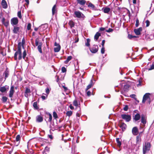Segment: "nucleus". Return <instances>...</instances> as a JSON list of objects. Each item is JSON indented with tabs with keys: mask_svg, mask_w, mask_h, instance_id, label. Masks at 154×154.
Listing matches in <instances>:
<instances>
[{
	"mask_svg": "<svg viewBox=\"0 0 154 154\" xmlns=\"http://www.w3.org/2000/svg\"><path fill=\"white\" fill-rule=\"evenodd\" d=\"M17 49V51L15 53L14 55V58L15 60H17V56L18 55V60H20L22 58L21 42L18 43Z\"/></svg>",
	"mask_w": 154,
	"mask_h": 154,
	"instance_id": "obj_1",
	"label": "nucleus"
},
{
	"mask_svg": "<svg viewBox=\"0 0 154 154\" xmlns=\"http://www.w3.org/2000/svg\"><path fill=\"white\" fill-rule=\"evenodd\" d=\"M150 147V144L148 142H145L143 146V153L145 154L147 151H149Z\"/></svg>",
	"mask_w": 154,
	"mask_h": 154,
	"instance_id": "obj_2",
	"label": "nucleus"
},
{
	"mask_svg": "<svg viewBox=\"0 0 154 154\" xmlns=\"http://www.w3.org/2000/svg\"><path fill=\"white\" fill-rule=\"evenodd\" d=\"M35 45L36 46H38V49L39 52L41 53H42V43L41 42H39L38 38H36L35 40Z\"/></svg>",
	"mask_w": 154,
	"mask_h": 154,
	"instance_id": "obj_3",
	"label": "nucleus"
},
{
	"mask_svg": "<svg viewBox=\"0 0 154 154\" xmlns=\"http://www.w3.org/2000/svg\"><path fill=\"white\" fill-rule=\"evenodd\" d=\"M121 117L122 119L125 120L127 122H129L131 119V116L129 115H127L125 114L121 115Z\"/></svg>",
	"mask_w": 154,
	"mask_h": 154,
	"instance_id": "obj_4",
	"label": "nucleus"
},
{
	"mask_svg": "<svg viewBox=\"0 0 154 154\" xmlns=\"http://www.w3.org/2000/svg\"><path fill=\"white\" fill-rule=\"evenodd\" d=\"M74 16L75 17H76L78 18H81L84 15L80 11H75L74 13Z\"/></svg>",
	"mask_w": 154,
	"mask_h": 154,
	"instance_id": "obj_5",
	"label": "nucleus"
},
{
	"mask_svg": "<svg viewBox=\"0 0 154 154\" xmlns=\"http://www.w3.org/2000/svg\"><path fill=\"white\" fill-rule=\"evenodd\" d=\"M98 47L97 45H94L93 46L90 48V51L93 53H96L98 51Z\"/></svg>",
	"mask_w": 154,
	"mask_h": 154,
	"instance_id": "obj_6",
	"label": "nucleus"
},
{
	"mask_svg": "<svg viewBox=\"0 0 154 154\" xmlns=\"http://www.w3.org/2000/svg\"><path fill=\"white\" fill-rule=\"evenodd\" d=\"M18 22V19L16 17L13 18L11 20V23L13 26L17 25Z\"/></svg>",
	"mask_w": 154,
	"mask_h": 154,
	"instance_id": "obj_7",
	"label": "nucleus"
},
{
	"mask_svg": "<svg viewBox=\"0 0 154 154\" xmlns=\"http://www.w3.org/2000/svg\"><path fill=\"white\" fill-rule=\"evenodd\" d=\"M150 94L149 93H146L143 96L142 100V102L144 103L146 100L148 99L150 100L149 96Z\"/></svg>",
	"mask_w": 154,
	"mask_h": 154,
	"instance_id": "obj_8",
	"label": "nucleus"
},
{
	"mask_svg": "<svg viewBox=\"0 0 154 154\" xmlns=\"http://www.w3.org/2000/svg\"><path fill=\"white\" fill-rule=\"evenodd\" d=\"M14 87L13 86H11V87L10 91L9 96L10 98H12L13 97V94L14 92Z\"/></svg>",
	"mask_w": 154,
	"mask_h": 154,
	"instance_id": "obj_9",
	"label": "nucleus"
},
{
	"mask_svg": "<svg viewBox=\"0 0 154 154\" xmlns=\"http://www.w3.org/2000/svg\"><path fill=\"white\" fill-rule=\"evenodd\" d=\"M132 132L134 135H137L139 131L137 127H133L132 129Z\"/></svg>",
	"mask_w": 154,
	"mask_h": 154,
	"instance_id": "obj_10",
	"label": "nucleus"
},
{
	"mask_svg": "<svg viewBox=\"0 0 154 154\" xmlns=\"http://www.w3.org/2000/svg\"><path fill=\"white\" fill-rule=\"evenodd\" d=\"M146 115L144 114H142L141 115V122L143 124H145L146 123Z\"/></svg>",
	"mask_w": 154,
	"mask_h": 154,
	"instance_id": "obj_11",
	"label": "nucleus"
},
{
	"mask_svg": "<svg viewBox=\"0 0 154 154\" xmlns=\"http://www.w3.org/2000/svg\"><path fill=\"white\" fill-rule=\"evenodd\" d=\"M9 89V86L5 85L0 88V91L2 92H5L8 91Z\"/></svg>",
	"mask_w": 154,
	"mask_h": 154,
	"instance_id": "obj_12",
	"label": "nucleus"
},
{
	"mask_svg": "<svg viewBox=\"0 0 154 154\" xmlns=\"http://www.w3.org/2000/svg\"><path fill=\"white\" fill-rule=\"evenodd\" d=\"M20 27L17 26H14L13 29V32L14 34H18L19 32Z\"/></svg>",
	"mask_w": 154,
	"mask_h": 154,
	"instance_id": "obj_13",
	"label": "nucleus"
},
{
	"mask_svg": "<svg viewBox=\"0 0 154 154\" xmlns=\"http://www.w3.org/2000/svg\"><path fill=\"white\" fill-rule=\"evenodd\" d=\"M54 45L57 47L54 48V51L55 52H59L60 49V45L59 44H57L56 42L55 43Z\"/></svg>",
	"mask_w": 154,
	"mask_h": 154,
	"instance_id": "obj_14",
	"label": "nucleus"
},
{
	"mask_svg": "<svg viewBox=\"0 0 154 154\" xmlns=\"http://www.w3.org/2000/svg\"><path fill=\"white\" fill-rule=\"evenodd\" d=\"M31 92L30 90L28 88H26L25 92H24V96L25 97H28L29 96V94Z\"/></svg>",
	"mask_w": 154,
	"mask_h": 154,
	"instance_id": "obj_15",
	"label": "nucleus"
},
{
	"mask_svg": "<svg viewBox=\"0 0 154 154\" xmlns=\"http://www.w3.org/2000/svg\"><path fill=\"white\" fill-rule=\"evenodd\" d=\"M141 116L139 113H137L133 116V119L135 121H137L140 120Z\"/></svg>",
	"mask_w": 154,
	"mask_h": 154,
	"instance_id": "obj_16",
	"label": "nucleus"
},
{
	"mask_svg": "<svg viewBox=\"0 0 154 154\" xmlns=\"http://www.w3.org/2000/svg\"><path fill=\"white\" fill-rule=\"evenodd\" d=\"M119 127L121 128L122 131H125L126 128V125L123 122H122L120 123Z\"/></svg>",
	"mask_w": 154,
	"mask_h": 154,
	"instance_id": "obj_17",
	"label": "nucleus"
},
{
	"mask_svg": "<svg viewBox=\"0 0 154 154\" xmlns=\"http://www.w3.org/2000/svg\"><path fill=\"white\" fill-rule=\"evenodd\" d=\"M36 121L37 122H42L43 118L41 115H38L36 117Z\"/></svg>",
	"mask_w": 154,
	"mask_h": 154,
	"instance_id": "obj_18",
	"label": "nucleus"
},
{
	"mask_svg": "<svg viewBox=\"0 0 154 154\" xmlns=\"http://www.w3.org/2000/svg\"><path fill=\"white\" fill-rule=\"evenodd\" d=\"M2 22L6 27L9 24V21L8 20H6V19L4 17L2 18Z\"/></svg>",
	"mask_w": 154,
	"mask_h": 154,
	"instance_id": "obj_19",
	"label": "nucleus"
},
{
	"mask_svg": "<svg viewBox=\"0 0 154 154\" xmlns=\"http://www.w3.org/2000/svg\"><path fill=\"white\" fill-rule=\"evenodd\" d=\"M134 31L136 35H139L140 34V32L142 31V28L140 27L137 29H135Z\"/></svg>",
	"mask_w": 154,
	"mask_h": 154,
	"instance_id": "obj_20",
	"label": "nucleus"
},
{
	"mask_svg": "<svg viewBox=\"0 0 154 154\" xmlns=\"http://www.w3.org/2000/svg\"><path fill=\"white\" fill-rule=\"evenodd\" d=\"M1 4L2 7L4 8H7V5L6 2L5 0H2V1Z\"/></svg>",
	"mask_w": 154,
	"mask_h": 154,
	"instance_id": "obj_21",
	"label": "nucleus"
},
{
	"mask_svg": "<svg viewBox=\"0 0 154 154\" xmlns=\"http://www.w3.org/2000/svg\"><path fill=\"white\" fill-rule=\"evenodd\" d=\"M77 2L78 3L82 5H85L86 2L85 0H77Z\"/></svg>",
	"mask_w": 154,
	"mask_h": 154,
	"instance_id": "obj_22",
	"label": "nucleus"
},
{
	"mask_svg": "<svg viewBox=\"0 0 154 154\" xmlns=\"http://www.w3.org/2000/svg\"><path fill=\"white\" fill-rule=\"evenodd\" d=\"M94 83H93V81L92 79H91V80L90 83L87 86V88H86V90L87 91L88 89L90 88L94 85Z\"/></svg>",
	"mask_w": 154,
	"mask_h": 154,
	"instance_id": "obj_23",
	"label": "nucleus"
},
{
	"mask_svg": "<svg viewBox=\"0 0 154 154\" xmlns=\"http://www.w3.org/2000/svg\"><path fill=\"white\" fill-rule=\"evenodd\" d=\"M116 141L117 144V146L120 147L121 145L122 140L119 138H116Z\"/></svg>",
	"mask_w": 154,
	"mask_h": 154,
	"instance_id": "obj_24",
	"label": "nucleus"
},
{
	"mask_svg": "<svg viewBox=\"0 0 154 154\" xmlns=\"http://www.w3.org/2000/svg\"><path fill=\"white\" fill-rule=\"evenodd\" d=\"M103 11L105 13H108L110 11V9L108 7H106L104 8H103Z\"/></svg>",
	"mask_w": 154,
	"mask_h": 154,
	"instance_id": "obj_25",
	"label": "nucleus"
},
{
	"mask_svg": "<svg viewBox=\"0 0 154 154\" xmlns=\"http://www.w3.org/2000/svg\"><path fill=\"white\" fill-rule=\"evenodd\" d=\"M56 5H55L53 7L52 9V13L54 15L57 12Z\"/></svg>",
	"mask_w": 154,
	"mask_h": 154,
	"instance_id": "obj_26",
	"label": "nucleus"
},
{
	"mask_svg": "<svg viewBox=\"0 0 154 154\" xmlns=\"http://www.w3.org/2000/svg\"><path fill=\"white\" fill-rule=\"evenodd\" d=\"M73 105L76 106V107H79L80 106L79 105H80V103H78V101L76 100H74L73 102ZM79 109H80V108H79Z\"/></svg>",
	"mask_w": 154,
	"mask_h": 154,
	"instance_id": "obj_27",
	"label": "nucleus"
},
{
	"mask_svg": "<svg viewBox=\"0 0 154 154\" xmlns=\"http://www.w3.org/2000/svg\"><path fill=\"white\" fill-rule=\"evenodd\" d=\"M141 139L140 135H138L136 137V143H139L141 141Z\"/></svg>",
	"mask_w": 154,
	"mask_h": 154,
	"instance_id": "obj_28",
	"label": "nucleus"
},
{
	"mask_svg": "<svg viewBox=\"0 0 154 154\" xmlns=\"http://www.w3.org/2000/svg\"><path fill=\"white\" fill-rule=\"evenodd\" d=\"M100 35V33L98 32H97L94 37V39L96 40H97L98 39L99 36Z\"/></svg>",
	"mask_w": 154,
	"mask_h": 154,
	"instance_id": "obj_29",
	"label": "nucleus"
},
{
	"mask_svg": "<svg viewBox=\"0 0 154 154\" xmlns=\"http://www.w3.org/2000/svg\"><path fill=\"white\" fill-rule=\"evenodd\" d=\"M130 86L128 85H124V90L125 91H127L128 90V88Z\"/></svg>",
	"mask_w": 154,
	"mask_h": 154,
	"instance_id": "obj_30",
	"label": "nucleus"
},
{
	"mask_svg": "<svg viewBox=\"0 0 154 154\" xmlns=\"http://www.w3.org/2000/svg\"><path fill=\"white\" fill-rule=\"evenodd\" d=\"M69 25L70 26L71 28H72L75 25L74 22L72 20H70L69 21Z\"/></svg>",
	"mask_w": 154,
	"mask_h": 154,
	"instance_id": "obj_31",
	"label": "nucleus"
},
{
	"mask_svg": "<svg viewBox=\"0 0 154 154\" xmlns=\"http://www.w3.org/2000/svg\"><path fill=\"white\" fill-rule=\"evenodd\" d=\"M33 106L34 108L36 109H38L39 108L37 106V102H35L33 104Z\"/></svg>",
	"mask_w": 154,
	"mask_h": 154,
	"instance_id": "obj_32",
	"label": "nucleus"
},
{
	"mask_svg": "<svg viewBox=\"0 0 154 154\" xmlns=\"http://www.w3.org/2000/svg\"><path fill=\"white\" fill-rule=\"evenodd\" d=\"M72 58V57L71 56H68L67 57L66 60L65 61V63H67L69 62V61H70V60H71Z\"/></svg>",
	"mask_w": 154,
	"mask_h": 154,
	"instance_id": "obj_33",
	"label": "nucleus"
},
{
	"mask_svg": "<svg viewBox=\"0 0 154 154\" xmlns=\"http://www.w3.org/2000/svg\"><path fill=\"white\" fill-rule=\"evenodd\" d=\"M90 40L89 38H88L86 39V42L85 43L86 46L89 47L90 46Z\"/></svg>",
	"mask_w": 154,
	"mask_h": 154,
	"instance_id": "obj_34",
	"label": "nucleus"
},
{
	"mask_svg": "<svg viewBox=\"0 0 154 154\" xmlns=\"http://www.w3.org/2000/svg\"><path fill=\"white\" fill-rule=\"evenodd\" d=\"M88 7L92 9H94L95 8L94 5L92 4L91 2L89 3Z\"/></svg>",
	"mask_w": 154,
	"mask_h": 154,
	"instance_id": "obj_35",
	"label": "nucleus"
},
{
	"mask_svg": "<svg viewBox=\"0 0 154 154\" xmlns=\"http://www.w3.org/2000/svg\"><path fill=\"white\" fill-rule=\"evenodd\" d=\"M72 112L71 111H68L66 112V115L68 116H70L72 115Z\"/></svg>",
	"mask_w": 154,
	"mask_h": 154,
	"instance_id": "obj_36",
	"label": "nucleus"
},
{
	"mask_svg": "<svg viewBox=\"0 0 154 154\" xmlns=\"http://www.w3.org/2000/svg\"><path fill=\"white\" fill-rule=\"evenodd\" d=\"M7 98L6 97L3 96L2 97V101L5 103L7 101Z\"/></svg>",
	"mask_w": 154,
	"mask_h": 154,
	"instance_id": "obj_37",
	"label": "nucleus"
},
{
	"mask_svg": "<svg viewBox=\"0 0 154 154\" xmlns=\"http://www.w3.org/2000/svg\"><path fill=\"white\" fill-rule=\"evenodd\" d=\"M128 38L129 39H131L132 38H136L137 37L135 35H133L129 34L128 36Z\"/></svg>",
	"mask_w": 154,
	"mask_h": 154,
	"instance_id": "obj_38",
	"label": "nucleus"
},
{
	"mask_svg": "<svg viewBox=\"0 0 154 154\" xmlns=\"http://www.w3.org/2000/svg\"><path fill=\"white\" fill-rule=\"evenodd\" d=\"M4 75H5V79H6V78L8 77V72L7 71H6L4 73Z\"/></svg>",
	"mask_w": 154,
	"mask_h": 154,
	"instance_id": "obj_39",
	"label": "nucleus"
},
{
	"mask_svg": "<svg viewBox=\"0 0 154 154\" xmlns=\"http://www.w3.org/2000/svg\"><path fill=\"white\" fill-rule=\"evenodd\" d=\"M48 115L49 116V120H48V121L49 122H51V121L52 120V115L50 113H48Z\"/></svg>",
	"mask_w": 154,
	"mask_h": 154,
	"instance_id": "obj_40",
	"label": "nucleus"
},
{
	"mask_svg": "<svg viewBox=\"0 0 154 154\" xmlns=\"http://www.w3.org/2000/svg\"><path fill=\"white\" fill-rule=\"evenodd\" d=\"M26 51L25 50H24L23 53V57L24 59H25L26 56Z\"/></svg>",
	"mask_w": 154,
	"mask_h": 154,
	"instance_id": "obj_41",
	"label": "nucleus"
},
{
	"mask_svg": "<svg viewBox=\"0 0 154 154\" xmlns=\"http://www.w3.org/2000/svg\"><path fill=\"white\" fill-rule=\"evenodd\" d=\"M53 116L55 119L57 118V115L56 113L55 112H53Z\"/></svg>",
	"mask_w": 154,
	"mask_h": 154,
	"instance_id": "obj_42",
	"label": "nucleus"
},
{
	"mask_svg": "<svg viewBox=\"0 0 154 154\" xmlns=\"http://www.w3.org/2000/svg\"><path fill=\"white\" fill-rule=\"evenodd\" d=\"M139 25V20L138 18H137L136 20V22L135 24V26L136 27L138 26Z\"/></svg>",
	"mask_w": 154,
	"mask_h": 154,
	"instance_id": "obj_43",
	"label": "nucleus"
},
{
	"mask_svg": "<svg viewBox=\"0 0 154 154\" xmlns=\"http://www.w3.org/2000/svg\"><path fill=\"white\" fill-rule=\"evenodd\" d=\"M20 136L19 135H17L16 137V140L17 141H18L20 140Z\"/></svg>",
	"mask_w": 154,
	"mask_h": 154,
	"instance_id": "obj_44",
	"label": "nucleus"
},
{
	"mask_svg": "<svg viewBox=\"0 0 154 154\" xmlns=\"http://www.w3.org/2000/svg\"><path fill=\"white\" fill-rule=\"evenodd\" d=\"M17 16L20 19L22 18L21 12V11H18L17 13Z\"/></svg>",
	"mask_w": 154,
	"mask_h": 154,
	"instance_id": "obj_45",
	"label": "nucleus"
},
{
	"mask_svg": "<svg viewBox=\"0 0 154 154\" xmlns=\"http://www.w3.org/2000/svg\"><path fill=\"white\" fill-rule=\"evenodd\" d=\"M25 39L23 38L22 40V42H21V47L22 46L23 48V45L25 44Z\"/></svg>",
	"mask_w": 154,
	"mask_h": 154,
	"instance_id": "obj_46",
	"label": "nucleus"
},
{
	"mask_svg": "<svg viewBox=\"0 0 154 154\" xmlns=\"http://www.w3.org/2000/svg\"><path fill=\"white\" fill-rule=\"evenodd\" d=\"M31 28V24L30 23H29L27 26V29L28 30H29Z\"/></svg>",
	"mask_w": 154,
	"mask_h": 154,
	"instance_id": "obj_47",
	"label": "nucleus"
},
{
	"mask_svg": "<svg viewBox=\"0 0 154 154\" xmlns=\"http://www.w3.org/2000/svg\"><path fill=\"white\" fill-rule=\"evenodd\" d=\"M146 27H148L150 24V22L149 20H147L146 21Z\"/></svg>",
	"mask_w": 154,
	"mask_h": 154,
	"instance_id": "obj_48",
	"label": "nucleus"
},
{
	"mask_svg": "<svg viewBox=\"0 0 154 154\" xmlns=\"http://www.w3.org/2000/svg\"><path fill=\"white\" fill-rule=\"evenodd\" d=\"M113 31V29L111 28H109L108 30H106V32H112Z\"/></svg>",
	"mask_w": 154,
	"mask_h": 154,
	"instance_id": "obj_49",
	"label": "nucleus"
},
{
	"mask_svg": "<svg viewBox=\"0 0 154 154\" xmlns=\"http://www.w3.org/2000/svg\"><path fill=\"white\" fill-rule=\"evenodd\" d=\"M101 53L102 54H103L105 52V48L104 47H102L101 50Z\"/></svg>",
	"mask_w": 154,
	"mask_h": 154,
	"instance_id": "obj_50",
	"label": "nucleus"
},
{
	"mask_svg": "<svg viewBox=\"0 0 154 154\" xmlns=\"http://www.w3.org/2000/svg\"><path fill=\"white\" fill-rule=\"evenodd\" d=\"M61 70H62V72H65L66 71V68L64 67H63L62 68Z\"/></svg>",
	"mask_w": 154,
	"mask_h": 154,
	"instance_id": "obj_51",
	"label": "nucleus"
},
{
	"mask_svg": "<svg viewBox=\"0 0 154 154\" xmlns=\"http://www.w3.org/2000/svg\"><path fill=\"white\" fill-rule=\"evenodd\" d=\"M50 90L48 88H47L46 89V92L47 94H49L50 92Z\"/></svg>",
	"mask_w": 154,
	"mask_h": 154,
	"instance_id": "obj_52",
	"label": "nucleus"
},
{
	"mask_svg": "<svg viewBox=\"0 0 154 154\" xmlns=\"http://www.w3.org/2000/svg\"><path fill=\"white\" fill-rule=\"evenodd\" d=\"M153 69H154V64H152L150 68L149 69V70H151Z\"/></svg>",
	"mask_w": 154,
	"mask_h": 154,
	"instance_id": "obj_53",
	"label": "nucleus"
},
{
	"mask_svg": "<svg viewBox=\"0 0 154 154\" xmlns=\"http://www.w3.org/2000/svg\"><path fill=\"white\" fill-rule=\"evenodd\" d=\"M128 109V107L127 105H126L124 107L123 109L125 111H127Z\"/></svg>",
	"mask_w": 154,
	"mask_h": 154,
	"instance_id": "obj_54",
	"label": "nucleus"
},
{
	"mask_svg": "<svg viewBox=\"0 0 154 154\" xmlns=\"http://www.w3.org/2000/svg\"><path fill=\"white\" fill-rule=\"evenodd\" d=\"M75 41L74 42V43H76V42H78L79 41V38L77 37H76L75 38Z\"/></svg>",
	"mask_w": 154,
	"mask_h": 154,
	"instance_id": "obj_55",
	"label": "nucleus"
},
{
	"mask_svg": "<svg viewBox=\"0 0 154 154\" xmlns=\"http://www.w3.org/2000/svg\"><path fill=\"white\" fill-rule=\"evenodd\" d=\"M81 115L80 113V112H78L76 113V116L77 117H79Z\"/></svg>",
	"mask_w": 154,
	"mask_h": 154,
	"instance_id": "obj_56",
	"label": "nucleus"
},
{
	"mask_svg": "<svg viewBox=\"0 0 154 154\" xmlns=\"http://www.w3.org/2000/svg\"><path fill=\"white\" fill-rule=\"evenodd\" d=\"M45 150L47 152L49 151V148L47 146H46L45 148Z\"/></svg>",
	"mask_w": 154,
	"mask_h": 154,
	"instance_id": "obj_57",
	"label": "nucleus"
},
{
	"mask_svg": "<svg viewBox=\"0 0 154 154\" xmlns=\"http://www.w3.org/2000/svg\"><path fill=\"white\" fill-rule=\"evenodd\" d=\"M48 137L51 140L53 139V137L52 135H48Z\"/></svg>",
	"mask_w": 154,
	"mask_h": 154,
	"instance_id": "obj_58",
	"label": "nucleus"
},
{
	"mask_svg": "<svg viewBox=\"0 0 154 154\" xmlns=\"http://www.w3.org/2000/svg\"><path fill=\"white\" fill-rule=\"evenodd\" d=\"M46 97H47V96L46 97L42 95L41 96V98L43 100H45L46 99Z\"/></svg>",
	"mask_w": 154,
	"mask_h": 154,
	"instance_id": "obj_59",
	"label": "nucleus"
},
{
	"mask_svg": "<svg viewBox=\"0 0 154 154\" xmlns=\"http://www.w3.org/2000/svg\"><path fill=\"white\" fill-rule=\"evenodd\" d=\"M87 95L88 96H89L91 95V92L90 91H88L87 93Z\"/></svg>",
	"mask_w": 154,
	"mask_h": 154,
	"instance_id": "obj_60",
	"label": "nucleus"
},
{
	"mask_svg": "<svg viewBox=\"0 0 154 154\" xmlns=\"http://www.w3.org/2000/svg\"><path fill=\"white\" fill-rule=\"evenodd\" d=\"M105 40H103L102 41V45L103 46V47H104V44H105Z\"/></svg>",
	"mask_w": 154,
	"mask_h": 154,
	"instance_id": "obj_61",
	"label": "nucleus"
},
{
	"mask_svg": "<svg viewBox=\"0 0 154 154\" xmlns=\"http://www.w3.org/2000/svg\"><path fill=\"white\" fill-rule=\"evenodd\" d=\"M69 107L71 109H74L73 106L72 104L69 105Z\"/></svg>",
	"mask_w": 154,
	"mask_h": 154,
	"instance_id": "obj_62",
	"label": "nucleus"
},
{
	"mask_svg": "<svg viewBox=\"0 0 154 154\" xmlns=\"http://www.w3.org/2000/svg\"><path fill=\"white\" fill-rule=\"evenodd\" d=\"M105 29V28H104L101 27L100 29V31H104Z\"/></svg>",
	"mask_w": 154,
	"mask_h": 154,
	"instance_id": "obj_63",
	"label": "nucleus"
},
{
	"mask_svg": "<svg viewBox=\"0 0 154 154\" xmlns=\"http://www.w3.org/2000/svg\"><path fill=\"white\" fill-rule=\"evenodd\" d=\"M135 94H132L131 95V97L132 98H134L135 97Z\"/></svg>",
	"mask_w": 154,
	"mask_h": 154,
	"instance_id": "obj_64",
	"label": "nucleus"
}]
</instances>
